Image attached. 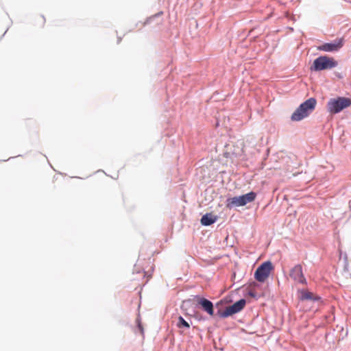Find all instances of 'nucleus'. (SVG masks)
Returning a JSON list of instances; mask_svg holds the SVG:
<instances>
[{"instance_id":"ddd939ff","label":"nucleus","mask_w":351,"mask_h":351,"mask_svg":"<svg viewBox=\"0 0 351 351\" xmlns=\"http://www.w3.org/2000/svg\"><path fill=\"white\" fill-rule=\"evenodd\" d=\"M191 316L193 317L198 321H205L206 319V317L198 313L197 311L193 310V314H190Z\"/></svg>"},{"instance_id":"20e7f679","label":"nucleus","mask_w":351,"mask_h":351,"mask_svg":"<svg viewBox=\"0 0 351 351\" xmlns=\"http://www.w3.org/2000/svg\"><path fill=\"white\" fill-rule=\"evenodd\" d=\"M256 197V193L254 191H250L239 196L229 197L226 199V207L232 209L233 208L245 206L247 204L253 202Z\"/></svg>"},{"instance_id":"4468645a","label":"nucleus","mask_w":351,"mask_h":351,"mask_svg":"<svg viewBox=\"0 0 351 351\" xmlns=\"http://www.w3.org/2000/svg\"><path fill=\"white\" fill-rule=\"evenodd\" d=\"M162 14V12H158L157 14H154V15H153V16H149V17L147 18V19L145 20V22H144V23H143V25L145 26V25H148V24L151 23L152 21L154 18H156V17H158V16H160Z\"/></svg>"},{"instance_id":"f257e3e1","label":"nucleus","mask_w":351,"mask_h":351,"mask_svg":"<svg viewBox=\"0 0 351 351\" xmlns=\"http://www.w3.org/2000/svg\"><path fill=\"white\" fill-rule=\"evenodd\" d=\"M232 299L230 295L225 296L216 302V315L221 319H226L241 312L246 305V300L241 298L238 301L231 304Z\"/></svg>"},{"instance_id":"9b49d317","label":"nucleus","mask_w":351,"mask_h":351,"mask_svg":"<svg viewBox=\"0 0 351 351\" xmlns=\"http://www.w3.org/2000/svg\"><path fill=\"white\" fill-rule=\"evenodd\" d=\"M319 299V297L314 296L311 292L306 291H301V295H300V300H312V301H317Z\"/></svg>"},{"instance_id":"9d476101","label":"nucleus","mask_w":351,"mask_h":351,"mask_svg":"<svg viewBox=\"0 0 351 351\" xmlns=\"http://www.w3.org/2000/svg\"><path fill=\"white\" fill-rule=\"evenodd\" d=\"M218 217L217 215H215L211 213H207L202 215L200 219V223L202 226H208L215 223Z\"/></svg>"},{"instance_id":"6e6552de","label":"nucleus","mask_w":351,"mask_h":351,"mask_svg":"<svg viewBox=\"0 0 351 351\" xmlns=\"http://www.w3.org/2000/svg\"><path fill=\"white\" fill-rule=\"evenodd\" d=\"M344 44L343 38H338L330 43H324L317 47L319 51L326 52H335L339 51Z\"/></svg>"},{"instance_id":"7ed1b4c3","label":"nucleus","mask_w":351,"mask_h":351,"mask_svg":"<svg viewBox=\"0 0 351 351\" xmlns=\"http://www.w3.org/2000/svg\"><path fill=\"white\" fill-rule=\"evenodd\" d=\"M338 62L334 58L328 56H320L315 58L310 66L311 71H322L336 67Z\"/></svg>"},{"instance_id":"a211bd4d","label":"nucleus","mask_w":351,"mask_h":351,"mask_svg":"<svg viewBox=\"0 0 351 351\" xmlns=\"http://www.w3.org/2000/svg\"><path fill=\"white\" fill-rule=\"evenodd\" d=\"M121 38H118V40H117V43H119L120 41H121Z\"/></svg>"},{"instance_id":"1a4fd4ad","label":"nucleus","mask_w":351,"mask_h":351,"mask_svg":"<svg viewBox=\"0 0 351 351\" xmlns=\"http://www.w3.org/2000/svg\"><path fill=\"white\" fill-rule=\"evenodd\" d=\"M289 276L293 280L300 284L306 285L307 283L303 274L302 267L300 264L295 265L291 269Z\"/></svg>"},{"instance_id":"423d86ee","label":"nucleus","mask_w":351,"mask_h":351,"mask_svg":"<svg viewBox=\"0 0 351 351\" xmlns=\"http://www.w3.org/2000/svg\"><path fill=\"white\" fill-rule=\"evenodd\" d=\"M274 266L270 261L262 263L256 269L254 277L259 282H264L269 276Z\"/></svg>"},{"instance_id":"2eb2a0df","label":"nucleus","mask_w":351,"mask_h":351,"mask_svg":"<svg viewBox=\"0 0 351 351\" xmlns=\"http://www.w3.org/2000/svg\"><path fill=\"white\" fill-rule=\"evenodd\" d=\"M136 324H137V328L138 330L140 331V332L143 335L144 334V330H143V327L141 324V318L140 317L138 316L136 319Z\"/></svg>"},{"instance_id":"0eeeda50","label":"nucleus","mask_w":351,"mask_h":351,"mask_svg":"<svg viewBox=\"0 0 351 351\" xmlns=\"http://www.w3.org/2000/svg\"><path fill=\"white\" fill-rule=\"evenodd\" d=\"M195 299L197 301L196 306L197 308H201L210 316L214 317L216 315V313H215V304L214 305L210 300L199 295H195Z\"/></svg>"},{"instance_id":"39448f33","label":"nucleus","mask_w":351,"mask_h":351,"mask_svg":"<svg viewBox=\"0 0 351 351\" xmlns=\"http://www.w3.org/2000/svg\"><path fill=\"white\" fill-rule=\"evenodd\" d=\"M351 106V99L346 97L331 98L327 103V110L331 114H337Z\"/></svg>"},{"instance_id":"f3484780","label":"nucleus","mask_w":351,"mask_h":351,"mask_svg":"<svg viewBox=\"0 0 351 351\" xmlns=\"http://www.w3.org/2000/svg\"><path fill=\"white\" fill-rule=\"evenodd\" d=\"M136 271V273H140V270H138L137 269H134V272Z\"/></svg>"},{"instance_id":"dca6fc26","label":"nucleus","mask_w":351,"mask_h":351,"mask_svg":"<svg viewBox=\"0 0 351 351\" xmlns=\"http://www.w3.org/2000/svg\"><path fill=\"white\" fill-rule=\"evenodd\" d=\"M247 294L252 297V298H257V293L256 291H253V290H250L248 291V292L247 293Z\"/></svg>"},{"instance_id":"f8f14e48","label":"nucleus","mask_w":351,"mask_h":351,"mask_svg":"<svg viewBox=\"0 0 351 351\" xmlns=\"http://www.w3.org/2000/svg\"><path fill=\"white\" fill-rule=\"evenodd\" d=\"M177 326L179 328H190V324H189L188 322H186L183 318V317L179 316L178 317V323H177Z\"/></svg>"},{"instance_id":"f03ea898","label":"nucleus","mask_w":351,"mask_h":351,"mask_svg":"<svg viewBox=\"0 0 351 351\" xmlns=\"http://www.w3.org/2000/svg\"><path fill=\"white\" fill-rule=\"evenodd\" d=\"M317 100L310 97L302 102L293 112L291 119L293 121H300L307 117L315 108Z\"/></svg>"}]
</instances>
